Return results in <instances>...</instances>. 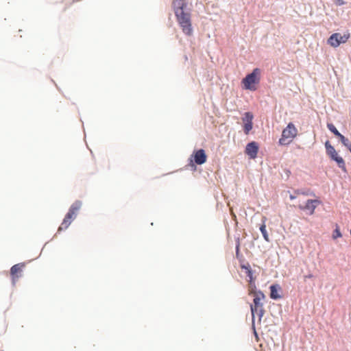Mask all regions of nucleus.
Instances as JSON below:
<instances>
[{
	"label": "nucleus",
	"mask_w": 351,
	"mask_h": 351,
	"mask_svg": "<svg viewBox=\"0 0 351 351\" xmlns=\"http://www.w3.org/2000/svg\"><path fill=\"white\" fill-rule=\"evenodd\" d=\"M186 0L173 1V8L178 24L186 35L191 36L193 33L191 12L186 10Z\"/></svg>",
	"instance_id": "obj_1"
},
{
	"label": "nucleus",
	"mask_w": 351,
	"mask_h": 351,
	"mask_svg": "<svg viewBox=\"0 0 351 351\" xmlns=\"http://www.w3.org/2000/svg\"><path fill=\"white\" fill-rule=\"evenodd\" d=\"M249 293L253 294L254 297L253 300L254 304H251L250 306L252 319H254L255 315H257L259 317V319L261 320V319L262 318L265 313L263 305V303L261 302V300H263L265 298V295L261 291L257 293L253 291L251 289L249 290Z\"/></svg>",
	"instance_id": "obj_2"
},
{
	"label": "nucleus",
	"mask_w": 351,
	"mask_h": 351,
	"mask_svg": "<svg viewBox=\"0 0 351 351\" xmlns=\"http://www.w3.org/2000/svg\"><path fill=\"white\" fill-rule=\"evenodd\" d=\"M82 206L80 201H75L70 207L69 212L65 215L60 226L58 228V232L66 230L71 225V222L75 219L77 214Z\"/></svg>",
	"instance_id": "obj_3"
},
{
	"label": "nucleus",
	"mask_w": 351,
	"mask_h": 351,
	"mask_svg": "<svg viewBox=\"0 0 351 351\" xmlns=\"http://www.w3.org/2000/svg\"><path fill=\"white\" fill-rule=\"evenodd\" d=\"M298 134V130L293 123H289L282 130L279 144L281 145H289Z\"/></svg>",
	"instance_id": "obj_4"
},
{
	"label": "nucleus",
	"mask_w": 351,
	"mask_h": 351,
	"mask_svg": "<svg viewBox=\"0 0 351 351\" xmlns=\"http://www.w3.org/2000/svg\"><path fill=\"white\" fill-rule=\"evenodd\" d=\"M259 74L260 70L256 68L250 74L247 75L242 80L243 88L246 90H255L256 89V84L259 82L258 77Z\"/></svg>",
	"instance_id": "obj_5"
},
{
	"label": "nucleus",
	"mask_w": 351,
	"mask_h": 351,
	"mask_svg": "<svg viewBox=\"0 0 351 351\" xmlns=\"http://www.w3.org/2000/svg\"><path fill=\"white\" fill-rule=\"evenodd\" d=\"M349 38L350 34L341 35L339 33H334L328 39V43L332 47H337L341 44L346 43Z\"/></svg>",
	"instance_id": "obj_6"
},
{
	"label": "nucleus",
	"mask_w": 351,
	"mask_h": 351,
	"mask_svg": "<svg viewBox=\"0 0 351 351\" xmlns=\"http://www.w3.org/2000/svg\"><path fill=\"white\" fill-rule=\"evenodd\" d=\"M327 154L330 158L336 161L340 168H345V162L343 159L339 156L333 146H332L329 141L325 143Z\"/></svg>",
	"instance_id": "obj_7"
},
{
	"label": "nucleus",
	"mask_w": 351,
	"mask_h": 351,
	"mask_svg": "<svg viewBox=\"0 0 351 351\" xmlns=\"http://www.w3.org/2000/svg\"><path fill=\"white\" fill-rule=\"evenodd\" d=\"M321 204L319 199H308L304 205H299L300 210L306 211L308 215H312L315 213L316 207Z\"/></svg>",
	"instance_id": "obj_8"
},
{
	"label": "nucleus",
	"mask_w": 351,
	"mask_h": 351,
	"mask_svg": "<svg viewBox=\"0 0 351 351\" xmlns=\"http://www.w3.org/2000/svg\"><path fill=\"white\" fill-rule=\"evenodd\" d=\"M25 265L23 263H18L13 265L10 269V274L12 276L13 283L22 276L23 270L25 267Z\"/></svg>",
	"instance_id": "obj_9"
},
{
	"label": "nucleus",
	"mask_w": 351,
	"mask_h": 351,
	"mask_svg": "<svg viewBox=\"0 0 351 351\" xmlns=\"http://www.w3.org/2000/svg\"><path fill=\"white\" fill-rule=\"evenodd\" d=\"M258 149V143L252 141L246 145L245 152L251 159H255L257 157Z\"/></svg>",
	"instance_id": "obj_10"
},
{
	"label": "nucleus",
	"mask_w": 351,
	"mask_h": 351,
	"mask_svg": "<svg viewBox=\"0 0 351 351\" xmlns=\"http://www.w3.org/2000/svg\"><path fill=\"white\" fill-rule=\"evenodd\" d=\"M252 119L253 115L251 112H247L245 113L244 117L243 118V121L244 123V132L246 134H247L252 129Z\"/></svg>",
	"instance_id": "obj_11"
},
{
	"label": "nucleus",
	"mask_w": 351,
	"mask_h": 351,
	"mask_svg": "<svg viewBox=\"0 0 351 351\" xmlns=\"http://www.w3.org/2000/svg\"><path fill=\"white\" fill-rule=\"evenodd\" d=\"M193 157L194 161L197 165H202L205 163L207 159V156L203 149L194 152Z\"/></svg>",
	"instance_id": "obj_12"
},
{
	"label": "nucleus",
	"mask_w": 351,
	"mask_h": 351,
	"mask_svg": "<svg viewBox=\"0 0 351 351\" xmlns=\"http://www.w3.org/2000/svg\"><path fill=\"white\" fill-rule=\"evenodd\" d=\"M270 298L274 300L281 298V287L278 285H272L270 286Z\"/></svg>",
	"instance_id": "obj_13"
},
{
	"label": "nucleus",
	"mask_w": 351,
	"mask_h": 351,
	"mask_svg": "<svg viewBox=\"0 0 351 351\" xmlns=\"http://www.w3.org/2000/svg\"><path fill=\"white\" fill-rule=\"evenodd\" d=\"M241 269H243L245 270L247 276L249 278L248 281L250 282V286H252V285L254 284V278L253 277V272H252V270L251 269L250 264L247 263L246 265H241Z\"/></svg>",
	"instance_id": "obj_14"
},
{
	"label": "nucleus",
	"mask_w": 351,
	"mask_h": 351,
	"mask_svg": "<svg viewBox=\"0 0 351 351\" xmlns=\"http://www.w3.org/2000/svg\"><path fill=\"white\" fill-rule=\"evenodd\" d=\"M266 221H267V218L265 217H263V224L260 227V230L263 234L264 239L266 241L269 242V235H268V233L266 230V225H265Z\"/></svg>",
	"instance_id": "obj_15"
},
{
	"label": "nucleus",
	"mask_w": 351,
	"mask_h": 351,
	"mask_svg": "<svg viewBox=\"0 0 351 351\" xmlns=\"http://www.w3.org/2000/svg\"><path fill=\"white\" fill-rule=\"evenodd\" d=\"M327 128H328V130L332 132L337 137H339L341 136V133H339V132L337 130V128H335V126L332 124V123H328L327 124Z\"/></svg>",
	"instance_id": "obj_16"
},
{
	"label": "nucleus",
	"mask_w": 351,
	"mask_h": 351,
	"mask_svg": "<svg viewBox=\"0 0 351 351\" xmlns=\"http://www.w3.org/2000/svg\"><path fill=\"white\" fill-rule=\"evenodd\" d=\"M338 138L340 139L341 143L351 151V143L349 142L348 139L342 134H341Z\"/></svg>",
	"instance_id": "obj_17"
},
{
	"label": "nucleus",
	"mask_w": 351,
	"mask_h": 351,
	"mask_svg": "<svg viewBox=\"0 0 351 351\" xmlns=\"http://www.w3.org/2000/svg\"><path fill=\"white\" fill-rule=\"evenodd\" d=\"M341 237H342V234H341V232L339 230V227L337 226L336 229L333 232L332 238L334 239H336Z\"/></svg>",
	"instance_id": "obj_18"
},
{
	"label": "nucleus",
	"mask_w": 351,
	"mask_h": 351,
	"mask_svg": "<svg viewBox=\"0 0 351 351\" xmlns=\"http://www.w3.org/2000/svg\"><path fill=\"white\" fill-rule=\"evenodd\" d=\"M295 193L297 194V195H311V193L309 190L308 191H302V190H297L295 191Z\"/></svg>",
	"instance_id": "obj_19"
},
{
	"label": "nucleus",
	"mask_w": 351,
	"mask_h": 351,
	"mask_svg": "<svg viewBox=\"0 0 351 351\" xmlns=\"http://www.w3.org/2000/svg\"><path fill=\"white\" fill-rule=\"evenodd\" d=\"M344 4V1L343 0H337V5H341Z\"/></svg>",
	"instance_id": "obj_20"
},
{
	"label": "nucleus",
	"mask_w": 351,
	"mask_h": 351,
	"mask_svg": "<svg viewBox=\"0 0 351 351\" xmlns=\"http://www.w3.org/2000/svg\"><path fill=\"white\" fill-rule=\"evenodd\" d=\"M236 253H237V255L238 256L239 254V244L238 243L237 247H236Z\"/></svg>",
	"instance_id": "obj_21"
},
{
	"label": "nucleus",
	"mask_w": 351,
	"mask_h": 351,
	"mask_svg": "<svg viewBox=\"0 0 351 351\" xmlns=\"http://www.w3.org/2000/svg\"><path fill=\"white\" fill-rule=\"evenodd\" d=\"M295 198V196L293 195H290V199H294Z\"/></svg>",
	"instance_id": "obj_22"
}]
</instances>
